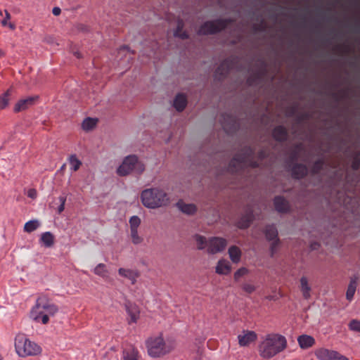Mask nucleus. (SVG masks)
I'll list each match as a JSON object with an SVG mask.
<instances>
[{
	"label": "nucleus",
	"instance_id": "obj_8",
	"mask_svg": "<svg viewBox=\"0 0 360 360\" xmlns=\"http://www.w3.org/2000/svg\"><path fill=\"white\" fill-rule=\"evenodd\" d=\"M265 236L268 240L271 241L270 250L273 255L276 252L279 244L277 229L273 225L267 226L265 229Z\"/></svg>",
	"mask_w": 360,
	"mask_h": 360
},
{
	"label": "nucleus",
	"instance_id": "obj_23",
	"mask_svg": "<svg viewBox=\"0 0 360 360\" xmlns=\"http://www.w3.org/2000/svg\"><path fill=\"white\" fill-rule=\"evenodd\" d=\"M40 240L45 247L49 248L54 243V236L51 232L46 231L41 234Z\"/></svg>",
	"mask_w": 360,
	"mask_h": 360
},
{
	"label": "nucleus",
	"instance_id": "obj_29",
	"mask_svg": "<svg viewBox=\"0 0 360 360\" xmlns=\"http://www.w3.org/2000/svg\"><path fill=\"white\" fill-rule=\"evenodd\" d=\"M356 289V282L351 281L346 292V297L348 300H352Z\"/></svg>",
	"mask_w": 360,
	"mask_h": 360
},
{
	"label": "nucleus",
	"instance_id": "obj_32",
	"mask_svg": "<svg viewBox=\"0 0 360 360\" xmlns=\"http://www.w3.org/2000/svg\"><path fill=\"white\" fill-rule=\"evenodd\" d=\"M10 90H7L5 93L0 96V109H4L9 103Z\"/></svg>",
	"mask_w": 360,
	"mask_h": 360
},
{
	"label": "nucleus",
	"instance_id": "obj_25",
	"mask_svg": "<svg viewBox=\"0 0 360 360\" xmlns=\"http://www.w3.org/2000/svg\"><path fill=\"white\" fill-rule=\"evenodd\" d=\"M70 169L73 172L77 171L82 165V162L75 154L71 155L68 158Z\"/></svg>",
	"mask_w": 360,
	"mask_h": 360
},
{
	"label": "nucleus",
	"instance_id": "obj_51",
	"mask_svg": "<svg viewBox=\"0 0 360 360\" xmlns=\"http://www.w3.org/2000/svg\"><path fill=\"white\" fill-rule=\"evenodd\" d=\"M298 338H311V337L310 335L303 334V335H299Z\"/></svg>",
	"mask_w": 360,
	"mask_h": 360
},
{
	"label": "nucleus",
	"instance_id": "obj_37",
	"mask_svg": "<svg viewBox=\"0 0 360 360\" xmlns=\"http://www.w3.org/2000/svg\"><path fill=\"white\" fill-rule=\"evenodd\" d=\"M248 274V269L245 267H241L234 274V279L238 281L242 276Z\"/></svg>",
	"mask_w": 360,
	"mask_h": 360
},
{
	"label": "nucleus",
	"instance_id": "obj_50",
	"mask_svg": "<svg viewBox=\"0 0 360 360\" xmlns=\"http://www.w3.org/2000/svg\"><path fill=\"white\" fill-rule=\"evenodd\" d=\"M74 55L77 58H80L82 57L81 53L79 51L74 52Z\"/></svg>",
	"mask_w": 360,
	"mask_h": 360
},
{
	"label": "nucleus",
	"instance_id": "obj_39",
	"mask_svg": "<svg viewBox=\"0 0 360 360\" xmlns=\"http://www.w3.org/2000/svg\"><path fill=\"white\" fill-rule=\"evenodd\" d=\"M349 328L351 330L360 333V321L356 319L351 321L349 323Z\"/></svg>",
	"mask_w": 360,
	"mask_h": 360
},
{
	"label": "nucleus",
	"instance_id": "obj_1",
	"mask_svg": "<svg viewBox=\"0 0 360 360\" xmlns=\"http://www.w3.org/2000/svg\"><path fill=\"white\" fill-rule=\"evenodd\" d=\"M58 311V307L49 300L47 295H41L30 311V317L36 322L46 324L49 317L54 316Z\"/></svg>",
	"mask_w": 360,
	"mask_h": 360
},
{
	"label": "nucleus",
	"instance_id": "obj_49",
	"mask_svg": "<svg viewBox=\"0 0 360 360\" xmlns=\"http://www.w3.org/2000/svg\"><path fill=\"white\" fill-rule=\"evenodd\" d=\"M266 298L269 300H276L278 299V297L274 295H269Z\"/></svg>",
	"mask_w": 360,
	"mask_h": 360
},
{
	"label": "nucleus",
	"instance_id": "obj_7",
	"mask_svg": "<svg viewBox=\"0 0 360 360\" xmlns=\"http://www.w3.org/2000/svg\"><path fill=\"white\" fill-rule=\"evenodd\" d=\"M227 245L225 238L220 237H212L208 240L207 251L209 254L214 255L224 250Z\"/></svg>",
	"mask_w": 360,
	"mask_h": 360
},
{
	"label": "nucleus",
	"instance_id": "obj_45",
	"mask_svg": "<svg viewBox=\"0 0 360 360\" xmlns=\"http://www.w3.org/2000/svg\"><path fill=\"white\" fill-rule=\"evenodd\" d=\"M27 197H29L32 199H35L37 196V190L34 188H30L27 191Z\"/></svg>",
	"mask_w": 360,
	"mask_h": 360
},
{
	"label": "nucleus",
	"instance_id": "obj_11",
	"mask_svg": "<svg viewBox=\"0 0 360 360\" xmlns=\"http://www.w3.org/2000/svg\"><path fill=\"white\" fill-rule=\"evenodd\" d=\"M252 155L251 150H248V155L244 157H240V155H237L231 162V165L236 167L238 165L239 167L243 166H251L252 167H256L257 165L255 162H252L250 160V155Z\"/></svg>",
	"mask_w": 360,
	"mask_h": 360
},
{
	"label": "nucleus",
	"instance_id": "obj_34",
	"mask_svg": "<svg viewBox=\"0 0 360 360\" xmlns=\"http://www.w3.org/2000/svg\"><path fill=\"white\" fill-rule=\"evenodd\" d=\"M141 224V219L138 216H132L129 219L130 230L138 229Z\"/></svg>",
	"mask_w": 360,
	"mask_h": 360
},
{
	"label": "nucleus",
	"instance_id": "obj_10",
	"mask_svg": "<svg viewBox=\"0 0 360 360\" xmlns=\"http://www.w3.org/2000/svg\"><path fill=\"white\" fill-rule=\"evenodd\" d=\"M125 309L128 316L127 321L129 324L136 323L140 316L139 307L135 304L127 302L125 304Z\"/></svg>",
	"mask_w": 360,
	"mask_h": 360
},
{
	"label": "nucleus",
	"instance_id": "obj_28",
	"mask_svg": "<svg viewBox=\"0 0 360 360\" xmlns=\"http://www.w3.org/2000/svg\"><path fill=\"white\" fill-rule=\"evenodd\" d=\"M96 123H97L96 119L87 117V118L84 119L82 122V129L85 131H89V130L92 129L96 125Z\"/></svg>",
	"mask_w": 360,
	"mask_h": 360
},
{
	"label": "nucleus",
	"instance_id": "obj_12",
	"mask_svg": "<svg viewBox=\"0 0 360 360\" xmlns=\"http://www.w3.org/2000/svg\"><path fill=\"white\" fill-rule=\"evenodd\" d=\"M37 96H30L24 99H21L18 101L13 108L15 112H19L20 111L25 110L28 108L30 106L32 105L34 103V101L37 98Z\"/></svg>",
	"mask_w": 360,
	"mask_h": 360
},
{
	"label": "nucleus",
	"instance_id": "obj_53",
	"mask_svg": "<svg viewBox=\"0 0 360 360\" xmlns=\"http://www.w3.org/2000/svg\"><path fill=\"white\" fill-rule=\"evenodd\" d=\"M276 338H284L283 336L281 335H277Z\"/></svg>",
	"mask_w": 360,
	"mask_h": 360
},
{
	"label": "nucleus",
	"instance_id": "obj_16",
	"mask_svg": "<svg viewBox=\"0 0 360 360\" xmlns=\"http://www.w3.org/2000/svg\"><path fill=\"white\" fill-rule=\"evenodd\" d=\"M311 286L307 277L302 276L300 278V290L304 299L309 300L311 297Z\"/></svg>",
	"mask_w": 360,
	"mask_h": 360
},
{
	"label": "nucleus",
	"instance_id": "obj_47",
	"mask_svg": "<svg viewBox=\"0 0 360 360\" xmlns=\"http://www.w3.org/2000/svg\"><path fill=\"white\" fill-rule=\"evenodd\" d=\"M60 13H61V9L59 7H54L52 10V13L56 16L59 15L60 14Z\"/></svg>",
	"mask_w": 360,
	"mask_h": 360
},
{
	"label": "nucleus",
	"instance_id": "obj_31",
	"mask_svg": "<svg viewBox=\"0 0 360 360\" xmlns=\"http://www.w3.org/2000/svg\"><path fill=\"white\" fill-rule=\"evenodd\" d=\"M5 18L1 21V24L4 27L8 26L11 30H14L15 29V25L13 22H8L11 19V16L9 12L7 10L4 11Z\"/></svg>",
	"mask_w": 360,
	"mask_h": 360
},
{
	"label": "nucleus",
	"instance_id": "obj_30",
	"mask_svg": "<svg viewBox=\"0 0 360 360\" xmlns=\"http://www.w3.org/2000/svg\"><path fill=\"white\" fill-rule=\"evenodd\" d=\"M39 226V222L37 220H31L25 223L24 231L27 233H31L35 231Z\"/></svg>",
	"mask_w": 360,
	"mask_h": 360
},
{
	"label": "nucleus",
	"instance_id": "obj_35",
	"mask_svg": "<svg viewBox=\"0 0 360 360\" xmlns=\"http://www.w3.org/2000/svg\"><path fill=\"white\" fill-rule=\"evenodd\" d=\"M131 231V238L132 243L135 245L140 244L143 239L141 236L138 234V229L134 230H130Z\"/></svg>",
	"mask_w": 360,
	"mask_h": 360
},
{
	"label": "nucleus",
	"instance_id": "obj_22",
	"mask_svg": "<svg viewBox=\"0 0 360 360\" xmlns=\"http://www.w3.org/2000/svg\"><path fill=\"white\" fill-rule=\"evenodd\" d=\"M156 340L157 339H148L146 341L148 354L152 357L158 356V345Z\"/></svg>",
	"mask_w": 360,
	"mask_h": 360
},
{
	"label": "nucleus",
	"instance_id": "obj_46",
	"mask_svg": "<svg viewBox=\"0 0 360 360\" xmlns=\"http://www.w3.org/2000/svg\"><path fill=\"white\" fill-rule=\"evenodd\" d=\"M252 339H239L238 344L240 346L245 347L250 344Z\"/></svg>",
	"mask_w": 360,
	"mask_h": 360
},
{
	"label": "nucleus",
	"instance_id": "obj_44",
	"mask_svg": "<svg viewBox=\"0 0 360 360\" xmlns=\"http://www.w3.org/2000/svg\"><path fill=\"white\" fill-rule=\"evenodd\" d=\"M228 63H229L228 60H226V61L223 62L221 64V65L216 70V75H223L222 70H224V68L225 67H228L229 66Z\"/></svg>",
	"mask_w": 360,
	"mask_h": 360
},
{
	"label": "nucleus",
	"instance_id": "obj_55",
	"mask_svg": "<svg viewBox=\"0 0 360 360\" xmlns=\"http://www.w3.org/2000/svg\"><path fill=\"white\" fill-rule=\"evenodd\" d=\"M65 165H63L62 167H61V169H63L64 167H65Z\"/></svg>",
	"mask_w": 360,
	"mask_h": 360
},
{
	"label": "nucleus",
	"instance_id": "obj_54",
	"mask_svg": "<svg viewBox=\"0 0 360 360\" xmlns=\"http://www.w3.org/2000/svg\"><path fill=\"white\" fill-rule=\"evenodd\" d=\"M3 15L2 11H1V10L0 9V15Z\"/></svg>",
	"mask_w": 360,
	"mask_h": 360
},
{
	"label": "nucleus",
	"instance_id": "obj_2",
	"mask_svg": "<svg viewBox=\"0 0 360 360\" xmlns=\"http://www.w3.org/2000/svg\"><path fill=\"white\" fill-rule=\"evenodd\" d=\"M144 169L145 166L139 160L138 157L135 155H130L123 160L122 163L117 169V173L118 175L124 176L132 172L141 174Z\"/></svg>",
	"mask_w": 360,
	"mask_h": 360
},
{
	"label": "nucleus",
	"instance_id": "obj_24",
	"mask_svg": "<svg viewBox=\"0 0 360 360\" xmlns=\"http://www.w3.org/2000/svg\"><path fill=\"white\" fill-rule=\"evenodd\" d=\"M273 136L275 139L283 141L287 137V131L283 127L278 126L274 129Z\"/></svg>",
	"mask_w": 360,
	"mask_h": 360
},
{
	"label": "nucleus",
	"instance_id": "obj_48",
	"mask_svg": "<svg viewBox=\"0 0 360 360\" xmlns=\"http://www.w3.org/2000/svg\"><path fill=\"white\" fill-rule=\"evenodd\" d=\"M160 345V343L159 342V345ZM170 349H171V347H168L167 349H159V354H160V353H162V354H165V353H167V352H169V351H170Z\"/></svg>",
	"mask_w": 360,
	"mask_h": 360
},
{
	"label": "nucleus",
	"instance_id": "obj_41",
	"mask_svg": "<svg viewBox=\"0 0 360 360\" xmlns=\"http://www.w3.org/2000/svg\"><path fill=\"white\" fill-rule=\"evenodd\" d=\"M242 288L245 292L249 294L252 293L256 290V287L253 284L249 283H243Z\"/></svg>",
	"mask_w": 360,
	"mask_h": 360
},
{
	"label": "nucleus",
	"instance_id": "obj_21",
	"mask_svg": "<svg viewBox=\"0 0 360 360\" xmlns=\"http://www.w3.org/2000/svg\"><path fill=\"white\" fill-rule=\"evenodd\" d=\"M307 168L303 165H296L292 169V174L295 179H300L306 175Z\"/></svg>",
	"mask_w": 360,
	"mask_h": 360
},
{
	"label": "nucleus",
	"instance_id": "obj_36",
	"mask_svg": "<svg viewBox=\"0 0 360 360\" xmlns=\"http://www.w3.org/2000/svg\"><path fill=\"white\" fill-rule=\"evenodd\" d=\"M182 22H178V26L176 30L174 32V36L180 37L181 39H186L188 37V34L185 32H181L182 28Z\"/></svg>",
	"mask_w": 360,
	"mask_h": 360
},
{
	"label": "nucleus",
	"instance_id": "obj_13",
	"mask_svg": "<svg viewBox=\"0 0 360 360\" xmlns=\"http://www.w3.org/2000/svg\"><path fill=\"white\" fill-rule=\"evenodd\" d=\"M118 274L122 277L129 279L131 284H135L137 278L139 276L138 271L124 268H120Z\"/></svg>",
	"mask_w": 360,
	"mask_h": 360
},
{
	"label": "nucleus",
	"instance_id": "obj_3",
	"mask_svg": "<svg viewBox=\"0 0 360 360\" xmlns=\"http://www.w3.org/2000/svg\"><path fill=\"white\" fill-rule=\"evenodd\" d=\"M285 346V339H264L259 346V352L263 357L270 358L282 351Z\"/></svg>",
	"mask_w": 360,
	"mask_h": 360
},
{
	"label": "nucleus",
	"instance_id": "obj_6",
	"mask_svg": "<svg viewBox=\"0 0 360 360\" xmlns=\"http://www.w3.org/2000/svg\"><path fill=\"white\" fill-rule=\"evenodd\" d=\"M141 201L148 208L158 207V188H148L141 193Z\"/></svg>",
	"mask_w": 360,
	"mask_h": 360
},
{
	"label": "nucleus",
	"instance_id": "obj_27",
	"mask_svg": "<svg viewBox=\"0 0 360 360\" xmlns=\"http://www.w3.org/2000/svg\"><path fill=\"white\" fill-rule=\"evenodd\" d=\"M94 273L102 278H105L108 277V271L105 264L100 263L94 268Z\"/></svg>",
	"mask_w": 360,
	"mask_h": 360
},
{
	"label": "nucleus",
	"instance_id": "obj_33",
	"mask_svg": "<svg viewBox=\"0 0 360 360\" xmlns=\"http://www.w3.org/2000/svg\"><path fill=\"white\" fill-rule=\"evenodd\" d=\"M302 349H307L314 344V339H297Z\"/></svg>",
	"mask_w": 360,
	"mask_h": 360
},
{
	"label": "nucleus",
	"instance_id": "obj_38",
	"mask_svg": "<svg viewBox=\"0 0 360 360\" xmlns=\"http://www.w3.org/2000/svg\"><path fill=\"white\" fill-rule=\"evenodd\" d=\"M251 221V217L248 216L245 218H242L238 223V226L240 229H245L247 228Z\"/></svg>",
	"mask_w": 360,
	"mask_h": 360
},
{
	"label": "nucleus",
	"instance_id": "obj_26",
	"mask_svg": "<svg viewBox=\"0 0 360 360\" xmlns=\"http://www.w3.org/2000/svg\"><path fill=\"white\" fill-rule=\"evenodd\" d=\"M194 240L196 242L197 248L198 250H204L205 248H207L208 240H206V238L196 234L193 236Z\"/></svg>",
	"mask_w": 360,
	"mask_h": 360
},
{
	"label": "nucleus",
	"instance_id": "obj_14",
	"mask_svg": "<svg viewBox=\"0 0 360 360\" xmlns=\"http://www.w3.org/2000/svg\"><path fill=\"white\" fill-rule=\"evenodd\" d=\"M176 205L181 212L188 215L193 214L197 210L194 204L186 203L183 200H179Z\"/></svg>",
	"mask_w": 360,
	"mask_h": 360
},
{
	"label": "nucleus",
	"instance_id": "obj_4",
	"mask_svg": "<svg viewBox=\"0 0 360 360\" xmlns=\"http://www.w3.org/2000/svg\"><path fill=\"white\" fill-rule=\"evenodd\" d=\"M15 347L22 357L37 355L41 351V347L30 339H15Z\"/></svg>",
	"mask_w": 360,
	"mask_h": 360
},
{
	"label": "nucleus",
	"instance_id": "obj_15",
	"mask_svg": "<svg viewBox=\"0 0 360 360\" xmlns=\"http://www.w3.org/2000/svg\"><path fill=\"white\" fill-rule=\"evenodd\" d=\"M230 263L226 259H220L216 266V273L220 275H226L231 271Z\"/></svg>",
	"mask_w": 360,
	"mask_h": 360
},
{
	"label": "nucleus",
	"instance_id": "obj_19",
	"mask_svg": "<svg viewBox=\"0 0 360 360\" xmlns=\"http://www.w3.org/2000/svg\"><path fill=\"white\" fill-rule=\"evenodd\" d=\"M229 255L233 263H238L240 261L241 251L237 246L233 245L229 248Z\"/></svg>",
	"mask_w": 360,
	"mask_h": 360
},
{
	"label": "nucleus",
	"instance_id": "obj_5",
	"mask_svg": "<svg viewBox=\"0 0 360 360\" xmlns=\"http://www.w3.org/2000/svg\"><path fill=\"white\" fill-rule=\"evenodd\" d=\"M228 22L223 20L207 22L198 30L200 34H214L228 26Z\"/></svg>",
	"mask_w": 360,
	"mask_h": 360
},
{
	"label": "nucleus",
	"instance_id": "obj_9",
	"mask_svg": "<svg viewBox=\"0 0 360 360\" xmlns=\"http://www.w3.org/2000/svg\"><path fill=\"white\" fill-rule=\"evenodd\" d=\"M316 355L320 360H349L335 351L323 348L318 349L316 352Z\"/></svg>",
	"mask_w": 360,
	"mask_h": 360
},
{
	"label": "nucleus",
	"instance_id": "obj_40",
	"mask_svg": "<svg viewBox=\"0 0 360 360\" xmlns=\"http://www.w3.org/2000/svg\"><path fill=\"white\" fill-rule=\"evenodd\" d=\"M159 207L162 205H165L169 202V198L167 197V195L165 193L160 192L159 191Z\"/></svg>",
	"mask_w": 360,
	"mask_h": 360
},
{
	"label": "nucleus",
	"instance_id": "obj_17",
	"mask_svg": "<svg viewBox=\"0 0 360 360\" xmlns=\"http://www.w3.org/2000/svg\"><path fill=\"white\" fill-rule=\"evenodd\" d=\"M123 360H139L138 351L132 346L123 350Z\"/></svg>",
	"mask_w": 360,
	"mask_h": 360
},
{
	"label": "nucleus",
	"instance_id": "obj_18",
	"mask_svg": "<svg viewBox=\"0 0 360 360\" xmlns=\"http://www.w3.org/2000/svg\"><path fill=\"white\" fill-rule=\"evenodd\" d=\"M276 210L279 212H287L289 209L288 202L282 197L278 196L274 198Z\"/></svg>",
	"mask_w": 360,
	"mask_h": 360
},
{
	"label": "nucleus",
	"instance_id": "obj_43",
	"mask_svg": "<svg viewBox=\"0 0 360 360\" xmlns=\"http://www.w3.org/2000/svg\"><path fill=\"white\" fill-rule=\"evenodd\" d=\"M59 201L60 202V205L58 207V213H61L65 209L66 198L64 196H60Z\"/></svg>",
	"mask_w": 360,
	"mask_h": 360
},
{
	"label": "nucleus",
	"instance_id": "obj_20",
	"mask_svg": "<svg viewBox=\"0 0 360 360\" xmlns=\"http://www.w3.org/2000/svg\"><path fill=\"white\" fill-rule=\"evenodd\" d=\"M186 103V98L181 94H178L174 101V106L178 111H182L185 108Z\"/></svg>",
	"mask_w": 360,
	"mask_h": 360
},
{
	"label": "nucleus",
	"instance_id": "obj_52",
	"mask_svg": "<svg viewBox=\"0 0 360 360\" xmlns=\"http://www.w3.org/2000/svg\"><path fill=\"white\" fill-rule=\"evenodd\" d=\"M4 56V51L1 49H0V58L3 57Z\"/></svg>",
	"mask_w": 360,
	"mask_h": 360
},
{
	"label": "nucleus",
	"instance_id": "obj_42",
	"mask_svg": "<svg viewBox=\"0 0 360 360\" xmlns=\"http://www.w3.org/2000/svg\"><path fill=\"white\" fill-rule=\"evenodd\" d=\"M237 338H257V334L252 330H243L242 335H238Z\"/></svg>",
	"mask_w": 360,
	"mask_h": 360
}]
</instances>
